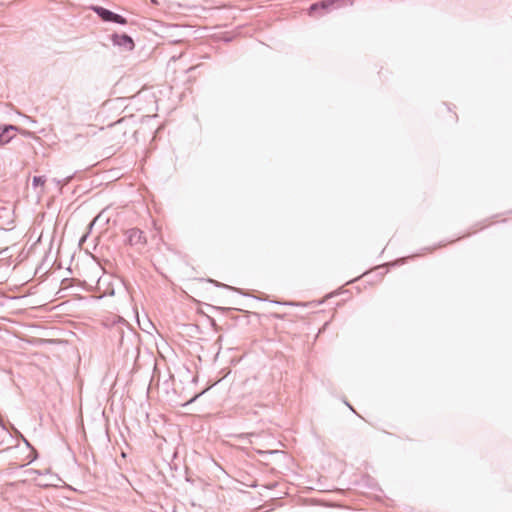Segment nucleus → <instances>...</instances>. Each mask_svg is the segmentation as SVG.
I'll list each match as a JSON object with an SVG mask.
<instances>
[{
  "label": "nucleus",
  "instance_id": "obj_5",
  "mask_svg": "<svg viewBox=\"0 0 512 512\" xmlns=\"http://www.w3.org/2000/svg\"><path fill=\"white\" fill-rule=\"evenodd\" d=\"M45 182L46 178L44 176H34L32 180V185L34 187L44 186Z\"/></svg>",
  "mask_w": 512,
  "mask_h": 512
},
{
  "label": "nucleus",
  "instance_id": "obj_3",
  "mask_svg": "<svg viewBox=\"0 0 512 512\" xmlns=\"http://www.w3.org/2000/svg\"><path fill=\"white\" fill-rule=\"evenodd\" d=\"M114 46H118L124 51H132L135 47L133 39L127 34H113L111 37Z\"/></svg>",
  "mask_w": 512,
  "mask_h": 512
},
{
  "label": "nucleus",
  "instance_id": "obj_2",
  "mask_svg": "<svg viewBox=\"0 0 512 512\" xmlns=\"http://www.w3.org/2000/svg\"><path fill=\"white\" fill-rule=\"evenodd\" d=\"M127 242L131 246H136L138 248H143L146 243V237L144 236L143 231L138 228H131L126 231Z\"/></svg>",
  "mask_w": 512,
  "mask_h": 512
},
{
  "label": "nucleus",
  "instance_id": "obj_7",
  "mask_svg": "<svg viewBox=\"0 0 512 512\" xmlns=\"http://www.w3.org/2000/svg\"><path fill=\"white\" fill-rule=\"evenodd\" d=\"M71 177H67L66 180H65V184L68 183L70 181Z\"/></svg>",
  "mask_w": 512,
  "mask_h": 512
},
{
  "label": "nucleus",
  "instance_id": "obj_1",
  "mask_svg": "<svg viewBox=\"0 0 512 512\" xmlns=\"http://www.w3.org/2000/svg\"><path fill=\"white\" fill-rule=\"evenodd\" d=\"M91 10L95 12L104 22H113L120 25L127 24V19L101 6H91Z\"/></svg>",
  "mask_w": 512,
  "mask_h": 512
},
{
  "label": "nucleus",
  "instance_id": "obj_6",
  "mask_svg": "<svg viewBox=\"0 0 512 512\" xmlns=\"http://www.w3.org/2000/svg\"><path fill=\"white\" fill-rule=\"evenodd\" d=\"M124 342H125V337H124V335H122L121 340H120V345L124 346Z\"/></svg>",
  "mask_w": 512,
  "mask_h": 512
},
{
  "label": "nucleus",
  "instance_id": "obj_4",
  "mask_svg": "<svg viewBox=\"0 0 512 512\" xmlns=\"http://www.w3.org/2000/svg\"><path fill=\"white\" fill-rule=\"evenodd\" d=\"M17 127L14 125H0V145L9 143L15 136Z\"/></svg>",
  "mask_w": 512,
  "mask_h": 512
},
{
  "label": "nucleus",
  "instance_id": "obj_8",
  "mask_svg": "<svg viewBox=\"0 0 512 512\" xmlns=\"http://www.w3.org/2000/svg\"><path fill=\"white\" fill-rule=\"evenodd\" d=\"M54 181L56 182L57 185H60V183H61L59 180H56V179H54Z\"/></svg>",
  "mask_w": 512,
  "mask_h": 512
}]
</instances>
